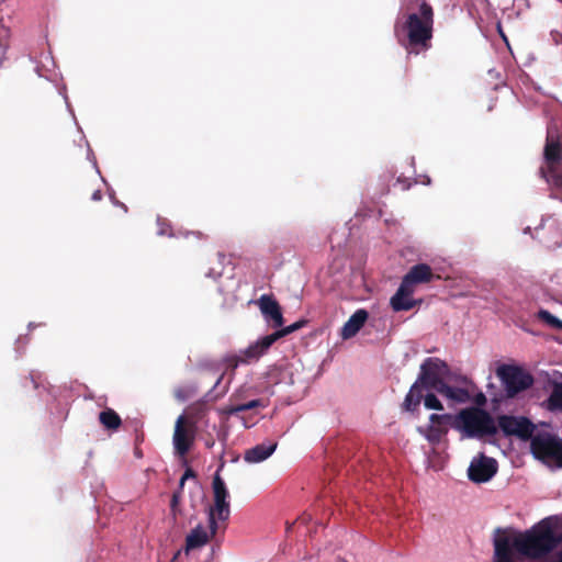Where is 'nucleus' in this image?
<instances>
[{"mask_svg":"<svg viewBox=\"0 0 562 562\" xmlns=\"http://www.w3.org/2000/svg\"><path fill=\"white\" fill-rule=\"evenodd\" d=\"M562 542V535L543 519L513 540L507 536L494 540V562H516L513 549L529 559H542Z\"/></svg>","mask_w":562,"mask_h":562,"instance_id":"obj_1","label":"nucleus"},{"mask_svg":"<svg viewBox=\"0 0 562 562\" xmlns=\"http://www.w3.org/2000/svg\"><path fill=\"white\" fill-rule=\"evenodd\" d=\"M434 23V9L429 3L425 0L408 3L394 23V35L408 55H418L431 48Z\"/></svg>","mask_w":562,"mask_h":562,"instance_id":"obj_2","label":"nucleus"},{"mask_svg":"<svg viewBox=\"0 0 562 562\" xmlns=\"http://www.w3.org/2000/svg\"><path fill=\"white\" fill-rule=\"evenodd\" d=\"M452 428L460 430L468 438L495 436L497 426L488 412L479 407L461 409L452 423Z\"/></svg>","mask_w":562,"mask_h":562,"instance_id":"obj_3","label":"nucleus"},{"mask_svg":"<svg viewBox=\"0 0 562 562\" xmlns=\"http://www.w3.org/2000/svg\"><path fill=\"white\" fill-rule=\"evenodd\" d=\"M532 456L546 464L562 468V439L550 432H538L530 439Z\"/></svg>","mask_w":562,"mask_h":562,"instance_id":"obj_4","label":"nucleus"},{"mask_svg":"<svg viewBox=\"0 0 562 562\" xmlns=\"http://www.w3.org/2000/svg\"><path fill=\"white\" fill-rule=\"evenodd\" d=\"M212 488L214 504L209 509L207 522L211 533L216 535L218 528L217 520L225 521L231 515V506L227 501L229 493L218 471L213 476Z\"/></svg>","mask_w":562,"mask_h":562,"instance_id":"obj_5","label":"nucleus"},{"mask_svg":"<svg viewBox=\"0 0 562 562\" xmlns=\"http://www.w3.org/2000/svg\"><path fill=\"white\" fill-rule=\"evenodd\" d=\"M496 375L501 380L506 395L515 397L533 384V378L522 368L514 364H501L496 369Z\"/></svg>","mask_w":562,"mask_h":562,"instance_id":"obj_6","label":"nucleus"},{"mask_svg":"<svg viewBox=\"0 0 562 562\" xmlns=\"http://www.w3.org/2000/svg\"><path fill=\"white\" fill-rule=\"evenodd\" d=\"M447 363L439 358H427L420 366V372L415 381L423 389L438 391L445 383L443 378L448 373Z\"/></svg>","mask_w":562,"mask_h":562,"instance_id":"obj_7","label":"nucleus"},{"mask_svg":"<svg viewBox=\"0 0 562 562\" xmlns=\"http://www.w3.org/2000/svg\"><path fill=\"white\" fill-rule=\"evenodd\" d=\"M496 426L505 436H515L522 441H530L537 428L528 417L514 415H499Z\"/></svg>","mask_w":562,"mask_h":562,"instance_id":"obj_8","label":"nucleus"},{"mask_svg":"<svg viewBox=\"0 0 562 562\" xmlns=\"http://www.w3.org/2000/svg\"><path fill=\"white\" fill-rule=\"evenodd\" d=\"M198 427L186 423L184 417H178L172 437L173 448L178 456L184 457L194 443Z\"/></svg>","mask_w":562,"mask_h":562,"instance_id":"obj_9","label":"nucleus"},{"mask_svg":"<svg viewBox=\"0 0 562 562\" xmlns=\"http://www.w3.org/2000/svg\"><path fill=\"white\" fill-rule=\"evenodd\" d=\"M453 420L454 416L451 414H431L429 416L430 424L426 429L419 428V431L430 443L437 445L448 434V427H452Z\"/></svg>","mask_w":562,"mask_h":562,"instance_id":"obj_10","label":"nucleus"},{"mask_svg":"<svg viewBox=\"0 0 562 562\" xmlns=\"http://www.w3.org/2000/svg\"><path fill=\"white\" fill-rule=\"evenodd\" d=\"M497 472V462L495 459L481 454L474 458L468 469L469 479L474 483H484L490 481Z\"/></svg>","mask_w":562,"mask_h":562,"instance_id":"obj_11","label":"nucleus"},{"mask_svg":"<svg viewBox=\"0 0 562 562\" xmlns=\"http://www.w3.org/2000/svg\"><path fill=\"white\" fill-rule=\"evenodd\" d=\"M260 340L249 345L246 349L241 350L239 355H229L224 358L226 370L234 372L239 364H248L258 361L267 351L261 350Z\"/></svg>","mask_w":562,"mask_h":562,"instance_id":"obj_12","label":"nucleus"},{"mask_svg":"<svg viewBox=\"0 0 562 562\" xmlns=\"http://www.w3.org/2000/svg\"><path fill=\"white\" fill-rule=\"evenodd\" d=\"M434 279H439V276L432 272L430 266L427 263H417L408 270L401 283L415 292L416 285L429 283Z\"/></svg>","mask_w":562,"mask_h":562,"instance_id":"obj_13","label":"nucleus"},{"mask_svg":"<svg viewBox=\"0 0 562 562\" xmlns=\"http://www.w3.org/2000/svg\"><path fill=\"white\" fill-rule=\"evenodd\" d=\"M257 305L259 306L265 319L272 323V327L279 328L283 326L284 319L281 306L272 295L262 294L258 299Z\"/></svg>","mask_w":562,"mask_h":562,"instance_id":"obj_14","label":"nucleus"},{"mask_svg":"<svg viewBox=\"0 0 562 562\" xmlns=\"http://www.w3.org/2000/svg\"><path fill=\"white\" fill-rule=\"evenodd\" d=\"M544 167H559L562 160V144L559 135L548 130L543 148Z\"/></svg>","mask_w":562,"mask_h":562,"instance_id":"obj_15","label":"nucleus"},{"mask_svg":"<svg viewBox=\"0 0 562 562\" xmlns=\"http://www.w3.org/2000/svg\"><path fill=\"white\" fill-rule=\"evenodd\" d=\"M414 291L406 288L402 283L397 291L390 300V305L394 312L409 311L420 303L419 300L413 299Z\"/></svg>","mask_w":562,"mask_h":562,"instance_id":"obj_16","label":"nucleus"},{"mask_svg":"<svg viewBox=\"0 0 562 562\" xmlns=\"http://www.w3.org/2000/svg\"><path fill=\"white\" fill-rule=\"evenodd\" d=\"M369 318V313L363 310H357L341 328L340 336L342 339H350L355 337L359 330L364 326Z\"/></svg>","mask_w":562,"mask_h":562,"instance_id":"obj_17","label":"nucleus"},{"mask_svg":"<svg viewBox=\"0 0 562 562\" xmlns=\"http://www.w3.org/2000/svg\"><path fill=\"white\" fill-rule=\"evenodd\" d=\"M307 324V321L305 319H300L295 323H293L292 325H289L286 327H282L281 329H278L276 330L274 333L270 334V335H267L262 338H260V345L258 347L261 348V350H266L268 351L269 348L277 341L279 340L280 338L282 337H285L292 333H294L295 330H299L301 329L302 327H304L305 325Z\"/></svg>","mask_w":562,"mask_h":562,"instance_id":"obj_18","label":"nucleus"},{"mask_svg":"<svg viewBox=\"0 0 562 562\" xmlns=\"http://www.w3.org/2000/svg\"><path fill=\"white\" fill-rule=\"evenodd\" d=\"M215 535L211 533V529L209 531L201 525H198L195 528L191 530V532L186 538V551L194 550L202 548L205 546L211 538Z\"/></svg>","mask_w":562,"mask_h":562,"instance_id":"obj_19","label":"nucleus"},{"mask_svg":"<svg viewBox=\"0 0 562 562\" xmlns=\"http://www.w3.org/2000/svg\"><path fill=\"white\" fill-rule=\"evenodd\" d=\"M209 414V407L205 402L198 401L189 405L184 412L179 417H184L186 423L198 427L200 423H202Z\"/></svg>","mask_w":562,"mask_h":562,"instance_id":"obj_20","label":"nucleus"},{"mask_svg":"<svg viewBox=\"0 0 562 562\" xmlns=\"http://www.w3.org/2000/svg\"><path fill=\"white\" fill-rule=\"evenodd\" d=\"M277 449V442L260 443L245 451L244 460L248 463H258L268 459Z\"/></svg>","mask_w":562,"mask_h":562,"instance_id":"obj_21","label":"nucleus"},{"mask_svg":"<svg viewBox=\"0 0 562 562\" xmlns=\"http://www.w3.org/2000/svg\"><path fill=\"white\" fill-rule=\"evenodd\" d=\"M539 175L550 187L551 193L562 190V172L558 167H540Z\"/></svg>","mask_w":562,"mask_h":562,"instance_id":"obj_22","label":"nucleus"},{"mask_svg":"<svg viewBox=\"0 0 562 562\" xmlns=\"http://www.w3.org/2000/svg\"><path fill=\"white\" fill-rule=\"evenodd\" d=\"M437 392L456 403H467L471 398L470 392L467 389L450 386L446 382L441 384Z\"/></svg>","mask_w":562,"mask_h":562,"instance_id":"obj_23","label":"nucleus"},{"mask_svg":"<svg viewBox=\"0 0 562 562\" xmlns=\"http://www.w3.org/2000/svg\"><path fill=\"white\" fill-rule=\"evenodd\" d=\"M423 390L424 389L419 385V383H416V382L411 386L409 392L406 394L404 403H403V408L405 411H407V412L417 411V408L424 397Z\"/></svg>","mask_w":562,"mask_h":562,"instance_id":"obj_24","label":"nucleus"},{"mask_svg":"<svg viewBox=\"0 0 562 562\" xmlns=\"http://www.w3.org/2000/svg\"><path fill=\"white\" fill-rule=\"evenodd\" d=\"M99 422L105 429L111 431H116L122 425L120 415L112 408L102 411L99 414Z\"/></svg>","mask_w":562,"mask_h":562,"instance_id":"obj_25","label":"nucleus"},{"mask_svg":"<svg viewBox=\"0 0 562 562\" xmlns=\"http://www.w3.org/2000/svg\"><path fill=\"white\" fill-rule=\"evenodd\" d=\"M549 412H562V383L554 382L549 397L544 402Z\"/></svg>","mask_w":562,"mask_h":562,"instance_id":"obj_26","label":"nucleus"},{"mask_svg":"<svg viewBox=\"0 0 562 562\" xmlns=\"http://www.w3.org/2000/svg\"><path fill=\"white\" fill-rule=\"evenodd\" d=\"M537 319L549 326L550 328L562 330V321L552 315L547 310H539L537 313Z\"/></svg>","mask_w":562,"mask_h":562,"instance_id":"obj_27","label":"nucleus"},{"mask_svg":"<svg viewBox=\"0 0 562 562\" xmlns=\"http://www.w3.org/2000/svg\"><path fill=\"white\" fill-rule=\"evenodd\" d=\"M424 405L428 409L442 411L443 406L439 398L434 393H428L424 395Z\"/></svg>","mask_w":562,"mask_h":562,"instance_id":"obj_28","label":"nucleus"},{"mask_svg":"<svg viewBox=\"0 0 562 562\" xmlns=\"http://www.w3.org/2000/svg\"><path fill=\"white\" fill-rule=\"evenodd\" d=\"M195 391L196 390L193 386H179L175 390L173 395L178 401L184 402L190 398Z\"/></svg>","mask_w":562,"mask_h":562,"instance_id":"obj_29","label":"nucleus"},{"mask_svg":"<svg viewBox=\"0 0 562 562\" xmlns=\"http://www.w3.org/2000/svg\"><path fill=\"white\" fill-rule=\"evenodd\" d=\"M241 406V412H245V411H250V409H254V408H257V407H265L266 404L260 398H257V400H251L247 403H244V404H240Z\"/></svg>","mask_w":562,"mask_h":562,"instance_id":"obj_30","label":"nucleus"},{"mask_svg":"<svg viewBox=\"0 0 562 562\" xmlns=\"http://www.w3.org/2000/svg\"><path fill=\"white\" fill-rule=\"evenodd\" d=\"M189 477H195V472L191 468H188L184 471L183 475L181 476V479H180V488L183 487L186 480H188Z\"/></svg>","mask_w":562,"mask_h":562,"instance_id":"obj_31","label":"nucleus"},{"mask_svg":"<svg viewBox=\"0 0 562 562\" xmlns=\"http://www.w3.org/2000/svg\"><path fill=\"white\" fill-rule=\"evenodd\" d=\"M241 408L240 404L239 405H231L228 407L225 408V414L227 415H236L237 413L241 412Z\"/></svg>","mask_w":562,"mask_h":562,"instance_id":"obj_32","label":"nucleus"},{"mask_svg":"<svg viewBox=\"0 0 562 562\" xmlns=\"http://www.w3.org/2000/svg\"><path fill=\"white\" fill-rule=\"evenodd\" d=\"M551 36H552V40L555 44H560L562 43V34L558 31H552L551 32Z\"/></svg>","mask_w":562,"mask_h":562,"instance_id":"obj_33","label":"nucleus"},{"mask_svg":"<svg viewBox=\"0 0 562 562\" xmlns=\"http://www.w3.org/2000/svg\"><path fill=\"white\" fill-rule=\"evenodd\" d=\"M179 499H180V495L178 492L173 493L172 494V497H171V503H170V506H171V509L173 510L176 508V506L178 505L179 503Z\"/></svg>","mask_w":562,"mask_h":562,"instance_id":"obj_34","label":"nucleus"},{"mask_svg":"<svg viewBox=\"0 0 562 562\" xmlns=\"http://www.w3.org/2000/svg\"><path fill=\"white\" fill-rule=\"evenodd\" d=\"M310 520H311L310 515H303L302 517L297 518V520L295 522L306 525Z\"/></svg>","mask_w":562,"mask_h":562,"instance_id":"obj_35","label":"nucleus"},{"mask_svg":"<svg viewBox=\"0 0 562 562\" xmlns=\"http://www.w3.org/2000/svg\"><path fill=\"white\" fill-rule=\"evenodd\" d=\"M91 199L93 201H100L102 199V192L100 190H95L93 193H92V196Z\"/></svg>","mask_w":562,"mask_h":562,"instance_id":"obj_36","label":"nucleus"},{"mask_svg":"<svg viewBox=\"0 0 562 562\" xmlns=\"http://www.w3.org/2000/svg\"><path fill=\"white\" fill-rule=\"evenodd\" d=\"M550 196L553 198V199H558L560 201H562V189L561 190H558L553 193H550Z\"/></svg>","mask_w":562,"mask_h":562,"instance_id":"obj_37","label":"nucleus"},{"mask_svg":"<svg viewBox=\"0 0 562 562\" xmlns=\"http://www.w3.org/2000/svg\"><path fill=\"white\" fill-rule=\"evenodd\" d=\"M217 257H218L220 262H223L224 259L226 258V256L223 252H218Z\"/></svg>","mask_w":562,"mask_h":562,"instance_id":"obj_38","label":"nucleus"},{"mask_svg":"<svg viewBox=\"0 0 562 562\" xmlns=\"http://www.w3.org/2000/svg\"><path fill=\"white\" fill-rule=\"evenodd\" d=\"M205 445L207 448H212L214 446V440H209V441H206Z\"/></svg>","mask_w":562,"mask_h":562,"instance_id":"obj_39","label":"nucleus"},{"mask_svg":"<svg viewBox=\"0 0 562 562\" xmlns=\"http://www.w3.org/2000/svg\"><path fill=\"white\" fill-rule=\"evenodd\" d=\"M222 379H223V374L216 380L214 387H216L221 383Z\"/></svg>","mask_w":562,"mask_h":562,"instance_id":"obj_40","label":"nucleus"},{"mask_svg":"<svg viewBox=\"0 0 562 562\" xmlns=\"http://www.w3.org/2000/svg\"><path fill=\"white\" fill-rule=\"evenodd\" d=\"M294 524H295V521H294V522H292V524H286V531H289V530L292 528V526H293Z\"/></svg>","mask_w":562,"mask_h":562,"instance_id":"obj_41","label":"nucleus"}]
</instances>
